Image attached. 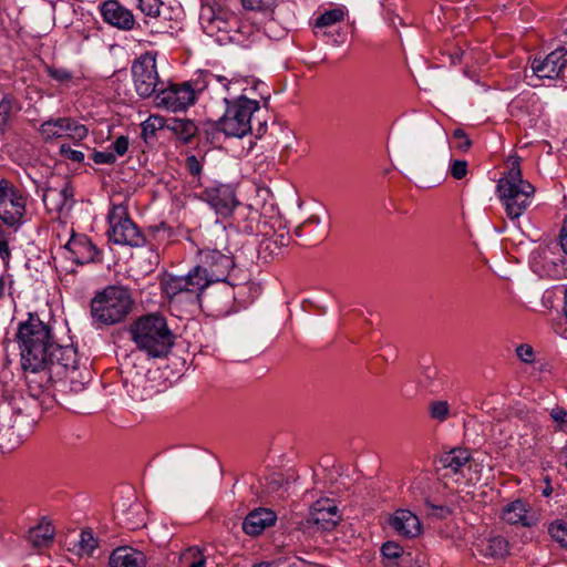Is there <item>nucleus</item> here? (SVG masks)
I'll use <instances>...</instances> for the list:
<instances>
[{
	"label": "nucleus",
	"mask_w": 567,
	"mask_h": 567,
	"mask_svg": "<svg viewBox=\"0 0 567 567\" xmlns=\"http://www.w3.org/2000/svg\"><path fill=\"white\" fill-rule=\"evenodd\" d=\"M155 101L158 106L177 112L185 110L195 102V92L188 83L169 85L168 87H165L164 84L156 94Z\"/></svg>",
	"instance_id": "13"
},
{
	"label": "nucleus",
	"mask_w": 567,
	"mask_h": 567,
	"mask_svg": "<svg viewBox=\"0 0 567 567\" xmlns=\"http://www.w3.org/2000/svg\"><path fill=\"white\" fill-rule=\"evenodd\" d=\"M140 9L148 17H159L163 2L159 0H138Z\"/></svg>",
	"instance_id": "39"
},
{
	"label": "nucleus",
	"mask_w": 567,
	"mask_h": 567,
	"mask_svg": "<svg viewBox=\"0 0 567 567\" xmlns=\"http://www.w3.org/2000/svg\"><path fill=\"white\" fill-rule=\"evenodd\" d=\"M567 51L558 48L550 52L545 59H534L532 70L539 79L565 78L567 69Z\"/></svg>",
	"instance_id": "14"
},
{
	"label": "nucleus",
	"mask_w": 567,
	"mask_h": 567,
	"mask_svg": "<svg viewBox=\"0 0 567 567\" xmlns=\"http://www.w3.org/2000/svg\"><path fill=\"white\" fill-rule=\"evenodd\" d=\"M128 144H114L113 151H95L91 154V158L97 165L115 163L117 156H124L127 153Z\"/></svg>",
	"instance_id": "29"
},
{
	"label": "nucleus",
	"mask_w": 567,
	"mask_h": 567,
	"mask_svg": "<svg viewBox=\"0 0 567 567\" xmlns=\"http://www.w3.org/2000/svg\"><path fill=\"white\" fill-rule=\"evenodd\" d=\"M430 414L433 419L443 422L450 413V405L446 401H434L430 403Z\"/></svg>",
	"instance_id": "34"
},
{
	"label": "nucleus",
	"mask_w": 567,
	"mask_h": 567,
	"mask_svg": "<svg viewBox=\"0 0 567 567\" xmlns=\"http://www.w3.org/2000/svg\"><path fill=\"white\" fill-rule=\"evenodd\" d=\"M227 104L224 116L217 121L203 123L202 133L205 134V142H214L224 138H243L248 133L259 140L264 136L265 123H259L256 131L251 125V117L260 109L259 102L244 95L234 101L225 99Z\"/></svg>",
	"instance_id": "3"
},
{
	"label": "nucleus",
	"mask_w": 567,
	"mask_h": 567,
	"mask_svg": "<svg viewBox=\"0 0 567 567\" xmlns=\"http://www.w3.org/2000/svg\"><path fill=\"white\" fill-rule=\"evenodd\" d=\"M60 152L73 162L80 163L84 159L83 152L71 150L68 144H61Z\"/></svg>",
	"instance_id": "44"
},
{
	"label": "nucleus",
	"mask_w": 567,
	"mask_h": 567,
	"mask_svg": "<svg viewBox=\"0 0 567 567\" xmlns=\"http://www.w3.org/2000/svg\"><path fill=\"white\" fill-rule=\"evenodd\" d=\"M388 524L399 536L408 539L417 537L422 533L419 517L409 509H396L389 517Z\"/></svg>",
	"instance_id": "18"
},
{
	"label": "nucleus",
	"mask_w": 567,
	"mask_h": 567,
	"mask_svg": "<svg viewBox=\"0 0 567 567\" xmlns=\"http://www.w3.org/2000/svg\"><path fill=\"white\" fill-rule=\"evenodd\" d=\"M426 505L433 509V515H436L439 518H445L447 515H450L451 511L447 506L444 505H433L430 503H426Z\"/></svg>",
	"instance_id": "46"
},
{
	"label": "nucleus",
	"mask_w": 567,
	"mask_h": 567,
	"mask_svg": "<svg viewBox=\"0 0 567 567\" xmlns=\"http://www.w3.org/2000/svg\"><path fill=\"white\" fill-rule=\"evenodd\" d=\"M516 355L524 363L534 362V350L529 344L523 343L516 348Z\"/></svg>",
	"instance_id": "42"
},
{
	"label": "nucleus",
	"mask_w": 567,
	"mask_h": 567,
	"mask_svg": "<svg viewBox=\"0 0 567 567\" xmlns=\"http://www.w3.org/2000/svg\"><path fill=\"white\" fill-rule=\"evenodd\" d=\"M241 4L246 10L267 11L275 7L276 0H241Z\"/></svg>",
	"instance_id": "36"
},
{
	"label": "nucleus",
	"mask_w": 567,
	"mask_h": 567,
	"mask_svg": "<svg viewBox=\"0 0 567 567\" xmlns=\"http://www.w3.org/2000/svg\"><path fill=\"white\" fill-rule=\"evenodd\" d=\"M398 161L402 164H409L410 159L404 154H398Z\"/></svg>",
	"instance_id": "52"
},
{
	"label": "nucleus",
	"mask_w": 567,
	"mask_h": 567,
	"mask_svg": "<svg viewBox=\"0 0 567 567\" xmlns=\"http://www.w3.org/2000/svg\"><path fill=\"white\" fill-rule=\"evenodd\" d=\"M449 163V172L453 178L462 179L467 175V162L465 159H453L451 157Z\"/></svg>",
	"instance_id": "37"
},
{
	"label": "nucleus",
	"mask_w": 567,
	"mask_h": 567,
	"mask_svg": "<svg viewBox=\"0 0 567 567\" xmlns=\"http://www.w3.org/2000/svg\"><path fill=\"white\" fill-rule=\"evenodd\" d=\"M185 165L189 174L197 176L202 172V163L196 155H188Z\"/></svg>",
	"instance_id": "43"
},
{
	"label": "nucleus",
	"mask_w": 567,
	"mask_h": 567,
	"mask_svg": "<svg viewBox=\"0 0 567 567\" xmlns=\"http://www.w3.org/2000/svg\"><path fill=\"white\" fill-rule=\"evenodd\" d=\"M169 136L174 135L179 142H189L197 138L205 142V134L202 133L203 124L197 126L193 121L185 118L168 120Z\"/></svg>",
	"instance_id": "24"
},
{
	"label": "nucleus",
	"mask_w": 567,
	"mask_h": 567,
	"mask_svg": "<svg viewBox=\"0 0 567 567\" xmlns=\"http://www.w3.org/2000/svg\"><path fill=\"white\" fill-rule=\"evenodd\" d=\"M501 518L509 525H520L523 527H533L538 522L530 505L523 499H515L506 504L502 509Z\"/></svg>",
	"instance_id": "16"
},
{
	"label": "nucleus",
	"mask_w": 567,
	"mask_h": 567,
	"mask_svg": "<svg viewBox=\"0 0 567 567\" xmlns=\"http://www.w3.org/2000/svg\"><path fill=\"white\" fill-rule=\"evenodd\" d=\"M74 190L65 178L50 182L45 187L42 200L49 213L68 214L74 204Z\"/></svg>",
	"instance_id": "10"
},
{
	"label": "nucleus",
	"mask_w": 567,
	"mask_h": 567,
	"mask_svg": "<svg viewBox=\"0 0 567 567\" xmlns=\"http://www.w3.org/2000/svg\"><path fill=\"white\" fill-rule=\"evenodd\" d=\"M208 21L213 23V22H215V21H218V19H214L213 17H209V18H208Z\"/></svg>",
	"instance_id": "57"
},
{
	"label": "nucleus",
	"mask_w": 567,
	"mask_h": 567,
	"mask_svg": "<svg viewBox=\"0 0 567 567\" xmlns=\"http://www.w3.org/2000/svg\"><path fill=\"white\" fill-rule=\"evenodd\" d=\"M103 20L120 30H132L135 24L133 13L117 0L104 1L101 6Z\"/></svg>",
	"instance_id": "17"
},
{
	"label": "nucleus",
	"mask_w": 567,
	"mask_h": 567,
	"mask_svg": "<svg viewBox=\"0 0 567 567\" xmlns=\"http://www.w3.org/2000/svg\"><path fill=\"white\" fill-rule=\"evenodd\" d=\"M270 566H271V564L267 563V561H262V563L254 565V567H270Z\"/></svg>",
	"instance_id": "54"
},
{
	"label": "nucleus",
	"mask_w": 567,
	"mask_h": 567,
	"mask_svg": "<svg viewBox=\"0 0 567 567\" xmlns=\"http://www.w3.org/2000/svg\"><path fill=\"white\" fill-rule=\"evenodd\" d=\"M133 303L132 293L127 288L107 286L91 300V316L99 324H116L127 317Z\"/></svg>",
	"instance_id": "6"
},
{
	"label": "nucleus",
	"mask_w": 567,
	"mask_h": 567,
	"mask_svg": "<svg viewBox=\"0 0 567 567\" xmlns=\"http://www.w3.org/2000/svg\"><path fill=\"white\" fill-rule=\"evenodd\" d=\"M27 432L22 430L21 421L16 419L12 424L0 422V451L9 453L23 442Z\"/></svg>",
	"instance_id": "21"
},
{
	"label": "nucleus",
	"mask_w": 567,
	"mask_h": 567,
	"mask_svg": "<svg viewBox=\"0 0 567 567\" xmlns=\"http://www.w3.org/2000/svg\"><path fill=\"white\" fill-rule=\"evenodd\" d=\"M12 112V102L8 97H3L0 101V132H4L7 128Z\"/></svg>",
	"instance_id": "38"
},
{
	"label": "nucleus",
	"mask_w": 567,
	"mask_h": 567,
	"mask_svg": "<svg viewBox=\"0 0 567 567\" xmlns=\"http://www.w3.org/2000/svg\"><path fill=\"white\" fill-rule=\"evenodd\" d=\"M200 19H203V20L205 19V11L202 12Z\"/></svg>",
	"instance_id": "58"
},
{
	"label": "nucleus",
	"mask_w": 567,
	"mask_h": 567,
	"mask_svg": "<svg viewBox=\"0 0 567 567\" xmlns=\"http://www.w3.org/2000/svg\"><path fill=\"white\" fill-rule=\"evenodd\" d=\"M440 463L446 471L445 475H457L466 478L468 482L473 481L472 476L467 473L475 464L470 450L464 447H455L440 456Z\"/></svg>",
	"instance_id": "15"
},
{
	"label": "nucleus",
	"mask_w": 567,
	"mask_h": 567,
	"mask_svg": "<svg viewBox=\"0 0 567 567\" xmlns=\"http://www.w3.org/2000/svg\"><path fill=\"white\" fill-rule=\"evenodd\" d=\"M381 551L385 558L396 559L403 554V548L394 542H386L382 545Z\"/></svg>",
	"instance_id": "41"
},
{
	"label": "nucleus",
	"mask_w": 567,
	"mask_h": 567,
	"mask_svg": "<svg viewBox=\"0 0 567 567\" xmlns=\"http://www.w3.org/2000/svg\"><path fill=\"white\" fill-rule=\"evenodd\" d=\"M3 291H4V281H3L2 276H0V298L3 295Z\"/></svg>",
	"instance_id": "53"
},
{
	"label": "nucleus",
	"mask_w": 567,
	"mask_h": 567,
	"mask_svg": "<svg viewBox=\"0 0 567 567\" xmlns=\"http://www.w3.org/2000/svg\"><path fill=\"white\" fill-rule=\"evenodd\" d=\"M41 134L44 138H69L81 142L87 136V127L75 120L61 117L49 120L41 125Z\"/></svg>",
	"instance_id": "12"
},
{
	"label": "nucleus",
	"mask_w": 567,
	"mask_h": 567,
	"mask_svg": "<svg viewBox=\"0 0 567 567\" xmlns=\"http://www.w3.org/2000/svg\"><path fill=\"white\" fill-rule=\"evenodd\" d=\"M452 137L455 138V140H465V142H471L467 134L465 133V131L463 128H455L453 132H452Z\"/></svg>",
	"instance_id": "51"
},
{
	"label": "nucleus",
	"mask_w": 567,
	"mask_h": 567,
	"mask_svg": "<svg viewBox=\"0 0 567 567\" xmlns=\"http://www.w3.org/2000/svg\"><path fill=\"white\" fill-rule=\"evenodd\" d=\"M14 341L20 351L22 369L61 367L64 371H74L78 368L76 349L59 344L53 327L37 315L29 313L27 320L18 323Z\"/></svg>",
	"instance_id": "1"
},
{
	"label": "nucleus",
	"mask_w": 567,
	"mask_h": 567,
	"mask_svg": "<svg viewBox=\"0 0 567 567\" xmlns=\"http://www.w3.org/2000/svg\"><path fill=\"white\" fill-rule=\"evenodd\" d=\"M53 369H61V367H43L39 370L23 369L27 372L25 379L32 396L37 398L50 390Z\"/></svg>",
	"instance_id": "23"
},
{
	"label": "nucleus",
	"mask_w": 567,
	"mask_h": 567,
	"mask_svg": "<svg viewBox=\"0 0 567 567\" xmlns=\"http://www.w3.org/2000/svg\"><path fill=\"white\" fill-rule=\"evenodd\" d=\"M290 236L287 231L275 233L271 237L265 238L259 246V257L266 262L279 256L284 247H287Z\"/></svg>",
	"instance_id": "25"
},
{
	"label": "nucleus",
	"mask_w": 567,
	"mask_h": 567,
	"mask_svg": "<svg viewBox=\"0 0 567 567\" xmlns=\"http://www.w3.org/2000/svg\"><path fill=\"white\" fill-rule=\"evenodd\" d=\"M47 72L50 78L59 83L65 84L72 80V73L63 68L48 66Z\"/></svg>",
	"instance_id": "40"
},
{
	"label": "nucleus",
	"mask_w": 567,
	"mask_h": 567,
	"mask_svg": "<svg viewBox=\"0 0 567 567\" xmlns=\"http://www.w3.org/2000/svg\"><path fill=\"white\" fill-rule=\"evenodd\" d=\"M522 157L511 154L505 161L506 171L498 179L496 192L511 219H517L528 208L535 194V187L523 178Z\"/></svg>",
	"instance_id": "4"
},
{
	"label": "nucleus",
	"mask_w": 567,
	"mask_h": 567,
	"mask_svg": "<svg viewBox=\"0 0 567 567\" xmlns=\"http://www.w3.org/2000/svg\"><path fill=\"white\" fill-rule=\"evenodd\" d=\"M199 264L186 276L168 277L163 289L171 302L195 303L200 292L212 282L225 281L235 261L230 251L221 252L217 248L199 250Z\"/></svg>",
	"instance_id": "2"
},
{
	"label": "nucleus",
	"mask_w": 567,
	"mask_h": 567,
	"mask_svg": "<svg viewBox=\"0 0 567 567\" xmlns=\"http://www.w3.org/2000/svg\"><path fill=\"white\" fill-rule=\"evenodd\" d=\"M79 545L84 554L91 555L93 553V550L97 547V540L93 536L92 530H82Z\"/></svg>",
	"instance_id": "35"
},
{
	"label": "nucleus",
	"mask_w": 567,
	"mask_h": 567,
	"mask_svg": "<svg viewBox=\"0 0 567 567\" xmlns=\"http://www.w3.org/2000/svg\"><path fill=\"white\" fill-rule=\"evenodd\" d=\"M110 229L107 231L110 240L117 245H128L141 247L145 243L144 236L137 226L128 217L125 206L114 205L107 215Z\"/></svg>",
	"instance_id": "7"
},
{
	"label": "nucleus",
	"mask_w": 567,
	"mask_h": 567,
	"mask_svg": "<svg viewBox=\"0 0 567 567\" xmlns=\"http://www.w3.org/2000/svg\"><path fill=\"white\" fill-rule=\"evenodd\" d=\"M146 556L143 551L131 546L115 548L110 555V567H145Z\"/></svg>",
	"instance_id": "20"
},
{
	"label": "nucleus",
	"mask_w": 567,
	"mask_h": 567,
	"mask_svg": "<svg viewBox=\"0 0 567 567\" xmlns=\"http://www.w3.org/2000/svg\"><path fill=\"white\" fill-rule=\"evenodd\" d=\"M142 137L146 141L148 138L167 140L169 136L168 121L161 116H150L142 124Z\"/></svg>",
	"instance_id": "27"
},
{
	"label": "nucleus",
	"mask_w": 567,
	"mask_h": 567,
	"mask_svg": "<svg viewBox=\"0 0 567 567\" xmlns=\"http://www.w3.org/2000/svg\"><path fill=\"white\" fill-rule=\"evenodd\" d=\"M550 416L555 422L564 424L567 421V411L564 408L556 406L551 410Z\"/></svg>",
	"instance_id": "45"
},
{
	"label": "nucleus",
	"mask_w": 567,
	"mask_h": 567,
	"mask_svg": "<svg viewBox=\"0 0 567 567\" xmlns=\"http://www.w3.org/2000/svg\"><path fill=\"white\" fill-rule=\"evenodd\" d=\"M339 519L338 507L331 501L326 499L313 504L307 522L322 530H331L336 527Z\"/></svg>",
	"instance_id": "19"
},
{
	"label": "nucleus",
	"mask_w": 567,
	"mask_h": 567,
	"mask_svg": "<svg viewBox=\"0 0 567 567\" xmlns=\"http://www.w3.org/2000/svg\"><path fill=\"white\" fill-rule=\"evenodd\" d=\"M470 145H471L470 143L462 144V146H463V147H462V150H463V151H467V150H468V147H470Z\"/></svg>",
	"instance_id": "56"
},
{
	"label": "nucleus",
	"mask_w": 567,
	"mask_h": 567,
	"mask_svg": "<svg viewBox=\"0 0 567 567\" xmlns=\"http://www.w3.org/2000/svg\"><path fill=\"white\" fill-rule=\"evenodd\" d=\"M274 128H280V131L282 132L281 138L285 140L286 142L297 138L293 131L289 128H281L279 125L274 126Z\"/></svg>",
	"instance_id": "49"
},
{
	"label": "nucleus",
	"mask_w": 567,
	"mask_h": 567,
	"mask_svg": "<svg viewBox=\"0 0 567 567\" xmlns=\"http://www.w3.org/2000/svg\"><path fill=\"white\" fill-rule=\"evenodd\" d=\"M203 199L224 218L229 217L235 208L240 206L235 188L228 184L207 187L203 192Z\"/></svg>",
	"instance_id": "11"
},
{
	"label": "nucleus",
	"mask_w": 567,
	"mask_h": 567,
	"mask_svg": "<svg viewBox=\"0 0 567 567\" xmlns=\"http://www.w3.org/2000/svg\"><path fill=\"white\" fill-rule=\"evenodd\" d=\"M0 257L3 260L10 257L9 244L4 239H0Z\"/></svg>",
	"instance_id": "48"
},
{
	"label": "nucleus",
	"mask_w": 567,
	"mask_h": 567,
	"mask_svg": "<svg viewBox=\"0 0 567 567\" xmlns=\"http://www.w3.org/2000/svg\"><path fill=\"white\" fill-rule=\"evenodd\" d=\"M319 224H320V218L318 216H310L305 223H302V225H300L296 229V233H297V235H300V233H299L300 228L306 227L308 225H319Z\"/></svg>",
	"instance_id": "50"
},
{
	"label": "nucleus",
	"mask_w": 567,
	"mask_h": 567,
	"mask_svg": "<svg viewBox=\"0 0 567 567\" xmlns=\"http://www.w3.org/2000/svg\"><path fill=\"white\" fill-rule=\"evenodd\" d=\"M205 555L198 547H188L179 555L178 567H204Z\"/></svg>",
	"instance_id": "30"
},
{
	"label": "nucleus",
	"mask_w": 567,
	"mask_h": 567,
	"mask_svg": "<svg viewBox=\"0 0 567 567\" xmlns=\"http://www.w3.org/2000/svg\"><path fill=\"white\" fill-rule=\"evenodd\" d=\"M25 205V196L8 179H0V219L10 227H19Z\"/></svg>",
	"instance_id": "8"
},
{
	"label": "nucleus",
	"mask_w": 567,
	"mask_h": 567,
	"mask_svg": "<svg viewBox=\"0 0 567 567\" xmlns=\"http://www.w3.org/2000/svg\"><path fill=\"white\" fill-rule=\"evenodd\" d=\"M476 549L485 557L503 558L508 554L509 545L504 537L493 536L477 543Z\"/></svg>",
	"instance_id": "26"
},
{
	"label": "nucleus",
	"mask_w": 567,
	"mask_h": 567,
	"mask_svg": "<svg viewBox=\"0 0 567 567\" xmlns=\"http://www.w3.org/2000/svg\"><path fill=\"white\" fill-rule=\"evenodd\" d=\"M71 245L73 247L79 246V249L84 250L82 256H78L75 258V261L78 264L83 265L86 262L95 261L97 259V256L100 252L91 241L85 240L83 243L82 241L81 243H72Z\"/></svg>",
	"instance_id": "31"
},
{
	"label": "nucleus",
	"mask_w": 567,
	"mask_h": 567,
	"mask_svg": "<svg viewBox=\"0 0 567 567\" xmlns=\"http://www.w3.org/2000/svg\"><path fill=\"white\" fill-rule=\"evenodd\" d=\"M559 241L563 251L567 255V216L565 217L564 225L559 233Z\"/></svg>",
	"instance_id": "47"
},
{
	"label": "nucleus",
	"mask_w": 567,
	"mask_h": 567,
	"mask_svg": "<svg viewBox=\"0 0 567 567\" xmlns=\"http://www.w3.org/2000/svg\"><path fill=\"white\" fill-rule=\"evenodd\" d=\"M548 532L554 540L563 547H567V524L563 520H556L549 525Z\"/></svg>",
	"instance_id": "33"
},
{
	"label": "nucleus",
	"mask_w": 567,
	"mask_h": 567,
	"mask_svg": "<svg viewBox=\"0 0 567 567\" xmlns=\"http://www.w3.org/2000/svg\"><path fill=\"white\" fill-rule=\"evenodd\" d=\"M115 142H122V143H125V142H128V141H127V137H126V136L121 135V136H118V137L115 140Z\"/></svg>",
	"instance_id": "55"
},
{
	"label": "nucleus",
	"mask_w": 567,
	"mask_h": 567,
	"mask_svg": "<svg viewBox=\"0 0 567 567\" xmlns=\"http://www.w3.org/2000/svg\"><path fill=\"white\" fill-rule=\"evenodd\" d=\"M344 18V12L340 8L331 9L322 13L319 18H317L315 25L317 28H323L337 22H340Z\"/></svg>",
	"instance_id": "32"
},
{
	"label": "nucleus",
	"mask_w": 567,
	"mask_h": 567,
	"mask_svg": "<svg viewBox=\"0 0 567 567\" xmlns=\"http://www.w3.org/2000/svg\"><path fill=\"white\" fill-rule=\"evenodd\" d=\"M276 515L267 508H258L249 513L243 522V530L250 536L260 535L266 527L275 524Z\"/></svg>",
	"instance_id": "22"
},
{
	"label": "nucleus",
	"mask_w": 567,
	"mask_h": 567,
	"mask_svg": "<svg viewBox=\"0 0 567 567\" xmlns=\"http://www.w3.org/2000/svg\"><path fill=\"white\" fill-rule=\"evenodd\" d=\"M132 74L136 93L143 97L157 94L164 82L159 80L155 56L145 53L134 61Z\"/></svg>",
	"instance_id": "9"
},
{
	"label": "nucleus",
	"mask_w": 567,
	"mask_h": 567,
	"mask_svg": "<svg viewBox=\"0 0 567 567\" xmlns=\"http://www.w3.org/2000/svg\"><path fill=\"white\" fill-rule=\"evenodd\" d=\"M53 537L54 528L49 522H41L38 526L31 528L28 534V540L37 548L48 546Z\"/></svg>",
	"instance_id": "28"
},
{
	"label": "nucleus",
	"mask_w": 567,
	"mask_h": 567,
	"mask_svg": "<svg viewBox=\"0 0 567 567\" xmlns=\"http://www.w3.org/2000/svg\"><path fill=\"white\" fill-rule=\"evenodd\" d=\"M130 332L136 347L153 358L166 355L174 346L175 337L166 319L157 313L140 317Z\"/></svg>",
	"instance_id": "5"
}]
</instances>
